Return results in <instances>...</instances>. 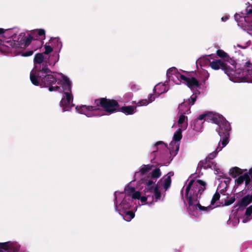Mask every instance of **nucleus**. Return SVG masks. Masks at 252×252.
Segmentation results:
<instances>
[{
    "label": "nucleus",
    "instance_id": "nucleus-11",
    "mask_svg": "<svg viewBox=\"0 0 252 252\" xmlns=\"http://www.w3.org/2000/svg\"><path fill=\"white\" fill-rule=\"evenodd\" d=\"M246 13L248 15L246 16L236 13L234 18L238 25L247 27L249 30L252 31V5L246 7Z\"/></svg>",
    "mask_w": 252,
    "mask_h": 252
},
{
    "label": "nucleus",
    "instance_id": "nucleus-25",
    "mask_svg": "<svg viewBox=\"0 0 252 252\" xmlns=\"http://www.w3.org/2000/svg\"><path fill=\"white\" fill-rule=\"evenodd\" d=\"M252 219V205L249 207L246 211L244 218L242 219V222L246 223Z\"/></svg>",
    "mask_w": 252,
    "mask_h": 252
},
{
    "label": "nucleus",
    "instance_id": "nucleus-4",
    "mask_svg": "<svg viewBox=\"0 0 252 252\" xmlns=\"http://www.w3.org/2000/svg\"><path fill=\"white\" fill-rule=\"evenodd\" d=\"M2 33L3 36H8L12 38L11 41L6 42L8 46L9 44L14 52L16 54L20 53L33 40L36 46L33 48L34 51L40 48L42 42L41 40L45 38V31L43 29H36L31 31L30 33H25L21 32L18 28L4 30L0 29V33Z\"/></svg>",
    "mask_w": 252,
    "mask_h": 252
},
{
    "label": "nucleus",
    "instance_id": "nucleus-31",
    "mask_svg": "<svg viewBox=\"0 0 252 252\" xmlns=\"http://www.w3.org/2000/svg\"><path fill=\"white\" fill-rule=\"evenodd\" d=\"M33 53V51H29L28 52L22 53V56H25V57L30 56H31L32 55Z\"/></svg>",
    "mask_w": 252,
    "mask_h": 252
},
{
    "label": "nucleus",
    "instance_id": "nucleus-1",
    "mask_svg": "<svg viewBox=\"0 0 252 252\" xmlns=\"http://www.w3.org/2000/svg\"><path fill=\"white\" fill-rule=\"evenodd\" d=\"M161 175L159 168L153 170L150 176L141 179L143 185V190H135L134 188L128 186L124 191H115L114 193V206L115 211L122 216L124 220L130 221L135 216V212L138 206L135 205L134 200L139 201V206L154 204L156 202L162 201L164 195L160 190V187L167 189L171 185V176L173 175L169 172L164 176L160 182L156 185L157 179Z\"/></svg>",
    "mask_w": 252,
    "mask_h": 252
},
{
    "label": "nucleus",
    "instance_id": "nucleus-3",
    "mask_svg": "<svg viewBox=\"0 0 252 252\" xmlns=\"http://www.w3.org/2000/svg\"><path fill=\"white\" fill-rule=\"evenodd\" d=\"M59 60V54L53 53L50 56L43 53L35 54L34 58V66L30 73V80L35 86L44 88L57 79V76L62 74L52 72L47 66H54Z\"/></svg>",
    "mask_w": 252,
    "mask_h": 252
},
{
    "label": "nucleus",
    "instance_id": "nucleus-35",
    "mask_svg": "<svg viewBox=\"0 0 252 252\" xmlns=\"http://www.w3.org/2000/svg\"><path fill=\"white\" fill-rule=\"evenodd\" d=\"M223 185L225 186V188H226V184H225V183H224V184H223Z\"/></svg>",
    "mask_w": 252,
    "mask_h": 252
},
{
    "label": "nucleus",
    "instance_id": "nucleus-18",
    "mask_svg": "<svg viewBox=\"0 0 252 252\" xmlns=\"http://www.w3.org/2000/svg\"><path fill=\"white\" fill-rule=\"evenodd\" d=\"M168 84V83L167 82H165L164 83H159L157 84L153 90L154 94L157 96H159L167 92L169 89Z\"/></svg>",
    "mask_w": 252,
    "mask_h": 252
},
{
    "label": "nucleus",
    "instance_id": "nucleus-23",
    "mask_svg": "<svg viewBox=\"0 0 252 252\" xmlns=\"http://www.w3.org/2000/svg\"><path fill=\"white\" fill-rule=\"evenodd\" d=\"M239 222V218L236 212L231 214L229 216L228 223L232 226H236Z\"/></svg>",
    "mask_w": 252,
    "mask_h": 252
},
{
    "label": "nucleus",
    "instance_id": "nucleus-24",
    "mask_svg": "<svg viewBox=\"0 0 252 252\" xmlns=\"http://www.w3.org/2000/svg\"><path fill=\"white\" fill-rule=\"evenodd\" d=\"M252 202V194H248L243 197L239 202V205L240 207H245Z\"/></svg>",
    "mask_w": 252,
    "mask_h": 252
},
{
    "label": "nucleus",
    "instance_id": "nucleus-32",
    "mask_svg": "<svg viewBox=\"0 0 252 252\" xmlns=\"http://www.w3.org/2000/svg\"><path fill=\"white\" fill-rule=\"evenodd\" d=\"M228 19H229V16H228V15H226L223 16L221 18V21H222V22H225V21H226Z\"/></svg>",
    "mask_w": 252,
    "mask_h": 252
},
{
    "label": "nucleus",
    "instance_id": "nucleus-13",
    "mask_svg": "<svg viewBox=\"0 0 252 252\" xmlns=\"http://www.w3.org/2000/svg\"><path fill=\"white\" fill-rule=\"evenodd\" d=\"M76 111L80 114H84L88 117L93 116H100L105 115L103 111H99V108L97 106L81 105L76 107Z\"/></svg>",
    "mask_w": 252,
    "mask_h": 252
},
{
    "label": "nucleus",
    "instance_id": "nucleus-15",
    "mask_svg": "<svg viewBox=\"0 0 252 252\" xmlns=\"http://www.w3.org/2000/svg\"><path fill=\"white\" fill-rule=\"evenodd\" d=\"M19 245L16 242L0 243V252L3 251L16 252L19 249Z\"/></svg>",
    "mask_w": 252,
    "mask_h": 252
},
{
    "label": "nucleus",
    "instance_id": "nucleus-7",
    "mask_svg": "<svg viewBox=\"0 0 252 252\" xmlns=\"http://www.w3.org/2000/svg\"><path fill=\"white\" fill-rule=\"evenodd\" d=\"M229 130L219 131V134L220 137V141L216 150L210 153L205 158L203 166L204 168H211L214 170L215 174L218 175L219 177L223 178L225 174L220 168L219 165L217 163L211 161L218 155V153L228 143V138L229 136Z\"/></svg>",
    "mask_w": 252,
    "mask_h": 252
},
{
    "label": "nucleus",
    "instance_id": "nucleus-5",
    "mask_svg": "<svg viewBox=\"0 0 252 252\" xmlns=\"http://www.w3.org/2000/svg\"><path fill=\"white\" fill-rule=\"evenodd\" d=\"M196 100V96L192 95L190 98L185 99L183 102L178 107L179 112L181 114L177 124L174 126H178V128L174 133L173 140L170 142L169 149L171 155L175 156L179 149L180 140L182 139V132L186 129L188 127L187 117L184 114L190 113V106L192 105Z\"/></svg>",
    "mask_w": 252,
    "mask_h": 252
},
{
    "label": "nucleus",
    "instance_id": "nucleus-14",
    "mask_svg": "<svg viewBox=\"0 0 252 252\" xmlns=\"http://www.w3.org/2000/svg\"><path fill=\"white\" fill-rule=\"evenodd\" d=\"M151 167L152 166L149 164L143 165L140 167L139 171L135 172L134 176L135 179H140L139 190H142V189H144V188H142L143 185L141 184V179L144 178H147L148 176L147 175L148 172L151 170Z\"/></svg>",
    "mask_w": 252,
    "mask_h": 252
},
{
    "label": "nucleus",
    "instance_id": "nucleus-2",
    "mask_svg": "<svg viewBox=\"0 0 252 252\" xmlns=\"http://www.w3.org/2000/svg\"><path fill=\"white\" fill-rule=\"evenodd\" d=\"M206 183L198 179L189 178L182 189V198L184 208L187 212L191 216L198 217L203 212H207L218 206L215 204L220 197V194L216 192L213 196L211 206H202L199 199L206 188Z\"/></svg>",
    "mask_w": 252,
    "mask_h": 252
},
{
    "label": "nucleus",
    "instance_id": "nucleus-28",
    "mask_svg": "<svg viewBox=\"0 0 252 252\" xmlns=\"http://www.w3.org/2000/svg\"><path fill=\"white\" fill-rule=\"evenodd\" d=\"M133 97V94L131 92L126 93L122 98V100H119V101L124 102L125 103L129 102Z\"/></svg>",
    "mask_w": 252,
    "mask_h": 252
},
{
    "label": "nucleus",
    "instance_id": "nucleus-34",
    "mask_svg": "<svg viewBox=\"0 0 252 252\" xmlns=\"http://www.w3.org/2000/svg\"><path fill=\"white\" fill-rule=\"evenodd\" d=\"M234 201V199H233L232 201L229 204H231L232 202H233Z\"/></svg>",
    "mask_w": 252,
    "mask_h": 252
},
{
    "label": "nucleus",
    "instance_id": "nucleus-30",
    "mask_svg": "<svg viewBox=\"0 0 252 252\" xmlns=\"http://www.w3.org/2000/svg\"><path fill=\"white\" fill-rule=\"evenodd\" d=\"M163 143L161 141H158V142H157L155 144V145L153 147V152H155V151H156L158 150V145H163Z\"/></svg>",
    "mask_w": 252,
    "mask_h": 252
},
{
    "label": "nucleus",
    "instance_id": "nucleus-21",
    "mask_svg": "<svg viewBox=\"0 0 252 252\" xmlns=\"http://www.w3.org/2000/svg\"><path fill=\"white\" fill-rule=\"evenodd\" d=\"M51 45L53 46V48L57 50L56 52L54 53H58L61 50L62 47V43L59 38H51L50 41Z\"/></svg>",
    "mask_w": 252,
    "mask_h": 252
},
{
    "label": "nucleus",
    "instance_id": "nucleus-12",
    "mask_svg": "<svg viewBox=\"0 0 252 252\" xmlns=\"http://www.w3.org/2000/svg\"><path fill=\"white\" fill-rule=\"evenodd\" d=\"M95 104L98 107H102L109 114H111L117 111L119 104L116 100L106 98H100L95 100Z\"/></svg>",
    "mask_w": 252,
    "mask_h": 252
},
{
    "label": "nucleus",
    "instance_id": "nucleus-10",
    "mask_svg": "<svg viewBox=\"0 0 252 252\" xmlns=\"http://www.w3.org/2000/svg\"><path fill=\"white\" fill-rule=\"evenodd\" d=\"M246 169L243 170L237 167H234L229 169V173L233 178L238 177L235 179V185L239 186L244 183L245 186H248L252 179V167L250 169L249 172L243 173Z\"/></svg>",
    "mask_w": 252,
    "mask_h": 252
},
{
    "label": "nucleus",
    "instance_id": "nucleus-20",
    "mask_svg": "<svg viewBox=\"0 0 252 252\" xmlns=\"http://www.w3.org/2000/svg\"><path fill=\"white\" fill-rule=\"evenodd\" d=\"M136 105L126 106L121 107L119 110L126 115H133L136 112Z\"/></svg>",
    "mask_w": 252,
    "mask_h": 252
},
{
    "label": "nucleus",
    "instance_id": "nucleus-27",
    "mask_svg": "<svg viewBox=\"0 0 252 252\" xmlns=\"http://www.w3.org/2000/svg\"><path fill=\"white\" fill-rule=\"evenodd\" d=\"M209 76L210 74L207 71L203 70L200 72V79L202 83H205Z\"/></svg>",
    "mask_w": 252,
    "mask_h": 252
},
{
    "label": "nucleus",
    "instance_id": "nucleus-17",
    "mask_svg": "<svg viewBox=\"0 0 252 252\" xmlns=\"http://www.w3.org/2000/svg\"><path fill=\"white\" fill-rule=\"evenodd\" d=\"M11 41L13 43V41L11 38L9 37L8 36H3V34L2 33H0V50L2 51H9V49L11 48V46L8 44V46L6 45V42ZM10 52H14L13 49H11V50H9Z\"/></svg>",
    "mask_w": 252,
    "mask_h": 252
},
{
    "label": "nucleus",
    "instance_id": "nucleus-19",
    "mask_svg": "<svg viewBox=\"0 0 252 252\" xmlns=\"http://www.w3.org/2000/svg\"><path fill=\"white\" fill-rule=\"evenodd\" d=\"M155 100V97L153 94H150L148 96V99H143L139 100L137 103L136 101H132V104H136L137 107L145 106L148 105L149 103L152 102Z\"/></svg>",
    "mask_w": 252,
    "mask_h": 252
},
{
    "label": "nucleus",
    "instance_id": "nucleus-9",
    "mask_svg": "<svg viewBox=\"0 0 252 252\" xmlns=\"http://www.w3.org/2000/svg\"><path fill=\"white\" fill-rule=\"evenodd\" d=\"M208 121L210 120L213 123L218 125V128H216L218 132L219 131H225L230 130V126L229 123L221 116L208 113L204 114L199 116L198 119L194 122V129L197 131H200L202 127L203 122L202 121Z\"/></svg>",
    "mask_w": 252,
    "mask_h": 252
},
{
    "label": "nucleus",
    "instance_id": "nucleus-6",
    "mask_svg": "<svg viewBox=\"0 0 252 252\" xmlns=\"http://www.w3.org/2000/svg\"><path fill=\"white\" fill-rule=\"evenodd\" d=\"M54 81L44 87L48 88L50 92H63L64 95L60 102L62 112L70 111L73 106V96L71 93V84L69 79L63 75H59Z\"/></svg>",
    "mask_w": 252,
    "mask_h": 252
},
{
    "label": "nucleus",
    "instance_id": "nucleus-22",
    "mask_svg": "<svg viewBox=\"0 0 252 252\" xmlns=\"http://www.w3.org/2000/svg\"><path fill=\"white\" fill-rule=\"evenodd\" d=\"M250 44L251 42L249 41H248L244 43L237 44L236 45H234L233 46V48L236 53H238V54H241V50H245L250 46Z\"/></svg>",
    "mask_w": 252,
    "mask_h": 252
},
{
    "label": "nucleus",
    "instance_id": "nucleus-8",
    "mask_svg": "<svg viewBox=\"0 0 252 252\" xmlns=\"http://www.w3.org/2000/svg\"><path fill=\"white\" fill-rule=\"evenodd\" d=\"M184 71L178 70L174 67H171L167 70L166 75L169 82L173 84L179 85L186 84L191 89L199 88L200 84L193 77H188Z\"/></svg>",
    "mask_w": 252,
    "mask_h": 252
},
{
    "label": "nucleus",
    "instance_id": "nucleus-16",
    "mask_svg": "<svg viewBox=\"0 0 252 252\" xmlns=\"http://www.w3.org/2000/svg\"><path fill=\"white\" fill-rule=\"evenodd\" d=\"M217 54L220 58L223 59V60L225 63H227L228 64L230 65L234 69H237L238 67H240L236 63L235 61L231 59H229L228 54L222 50H218Z\"/></svg>",
    "mask_w": 252,
    "mask_h": 252
},
{
    "label": "nucleus",
    "instance_id": "nucleus-29",
    "mask_svg": "<svg viewBox=\"0 0 252 252\" xmlns=\"http://www.w3.org/2000/svg\"><path fill=\"white\" fill-rule=\"evenodd\" d=\"M141 89V87L138 84H132L131 86V89L133 91H137Z\"/></svg>",
    "mask_w": 252,
    "mask_h": 252
},
{
    "label": "nucleus",
    "instance_id": "nucleus-26",
    "mask_svg": "<svg viewBox=\"0 0 252 252\" xmlns=\"http://www.w3.org/2000/svg\"><path fill=\"white\" fill-rule=\"evenodd\" d=\"M44 48L45 51L43 53L45 55L50 56L51 55H49V54L53 51V47L50 41L45 44Z\"/></svg>",
    "mask_w": 252,
    "mask_h": 252
},
{
    "label": "nucleus",
    "instance_id": "nucleus-33",
    "mask_svg": "<svg viewBox=\"0 0 252 252\" xmlns=\"http://www.w3.org/2000/svg\"><path fill=\"white\" fill-rule=\"evenodd\" d=\"M204 60V58H200L198 60H197L196 61V63L197 64H200V65L201 66L202 65V62Z\"/></svg>",
    "mask_w": 252,
    "mask_h": 252
}]
</instances>
